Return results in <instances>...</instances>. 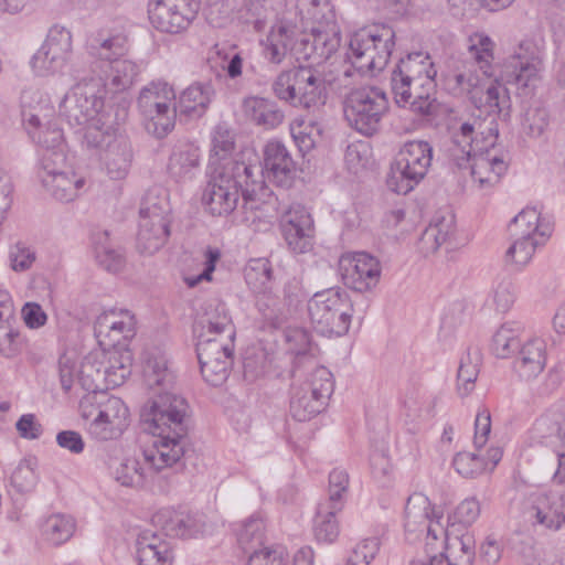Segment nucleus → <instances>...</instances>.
<instances>
[{
	"label": "nucleus",
	"mask_w": 565,
	"mask_h": 565,
	"mask_svg": "<svg viewBox=\"0 0 565 565\" xmlns=\"http://www.w3.org/2000/svg\"><path fill=\"white\" fill-rule=\"evenodd\" d=\"M186 401L169 390L160 391L141 411L142 420L149 431L157 436L153 446L158 456L150 457L157 467H172L184 455L188 435Z\"/></svg>",
	"instance_id": "1"
},
{
	"label": "nucleus",
	"mask_w": 565,
	"mask_h": 565,
	"mask_svg": "<svg viewBox=\"0 0 565 565\" xmlns=\"http://www.w3.org/2000/svg\"><path fill=\"white\" fill-rule=\"evenodd\" d=\"M267 194L260 167L231 161L212 172L202 194V203L211 215L227 216L236 209L239 196L246 209Z\"/></svg>",
	"instance_id": "2"
},
{
	"label": "nucleus",
	"mask_w": 565,
	"mask_h": 565,
	"mask_svg": "<svg viewBox=\"0 0 565 565\" xmlns=\"http://www.w3.org/2000/svg\"><path fill=\"white\" fill-rule=\"evenodd\" d=\"M492 47L493 43L488 36H479L478 43L469 46L470 57L484 78L469 70L448 75L445 85L452 95L467 96L476 108L484 109L489 115L497 114L508 118L511 107L509 90L498 79L489 81L493 75Z\"/></svg>",
	"instance_id": "3"
},
{
	"label": "nucleus",
	"mask_w": 565,
	"mask_h": 565,
	"mask_svg": "<svg viewBox=\"0 0 565 565\" xmlns=\"http://www.w3.org/2000/svg\"><path fill=\"white\" fill-rule=\"evenodd\" d=\"M348 85L343 76L334 77L313 67L299 66L280 72L271 88L278 99L294 107L317 109L326 104L329 90L340 93Z\"/></svg>",
	"instance_id": "4"
},
{
	"label": "nucleus",
	"mask_w": 565,
	"mask_h": 565,
	"mask_svg": "<svg viewBox=\"0 0 565 565\" xmlns=\"http://www.w3.org/2000/svg\"><path fill=\"white\" fill-rule=\"evenodd\" d=\"M395 31L385 24H374L355 32L350 40L351 66L342 76L348 79L353 75L352 68L360 73L382 71L394 47Z\"/></svg>",
	"instance_id": "5"
},
{
	"label": "nucleus",
	"mask_w": 565,
	"mask_h": 565,
	"mask_svg": "<svg viewBox=\"0 0 565 565\" xmlns=\"http://www.w3.org/2000/svg\"><path fill=\"white\" fill-rule=\"evenodd\" d=\"M388 109L386 93L376 86L353 88L345 95L343 102V114L348 125L365 137L380 131Z\"/></svg>",
	"instance_id": "6"
},
{
	"label": "nucleus",
	"mask_w": 565,
	"mask_h": 565,
	"mask_svg": "<svg viewBox=\"0 0 565 565\" xmlns=\"http://www.w3.org/2000/svg\"><path fill=\"white\" fill-rule=\"evenodd\" d=\"M433 160V147L424 140L405 142L391 163L387 188L397 194L409 193L427 174Z\"/></svg>",
	"instance_id": "7"
},
{
	"label": "nucleus",
	"mask_w": 565,
	"mask_h": 565,
	"mask_svg": "<svg viewBox=\"0 0 565 565\" xmlns=\"http://www.w3.org/2000/svg\"><path fill=\"white\" fill-rule=\"evenodd\" d=\"M353 306L344 291L327 289L308 301V313L315 329L323 335H344L350 328Z\"/></svg>",
	"instance_id": "8"
},
{
	"label": "nucleus",
	"mask_w": 565,
	"mask_h": 565,
	"mask_svg": "<svg viewBox=\"0 0 565 565\" xmlns=\"http://www.w3.org/2000/svg\"><path fill=\"white\" fill-rule=\"evenodd\" d=\"M543 70L542 50L530 40L520 42L513 52L505 58L501 79L515 87L519 94H530L540 81Z\"/></svg>",
	"instance_id": "9"
},
{
	"label": "nucleus",
	"mask_w": 565,
	"mask_h": 565,
	"mask_svg": "<svg viewBox=\"0 0 565 565\" xmlns=\"http://www.w3.org/2000/svg\"><path fill=\"white\" fill-rule=\"evenodd\" d=\"M105 88L95 85V78L88 75L82 76V83L67 93L60 104V116L70 126L87 125L102 116L105 105Z\"/></svg>",
	"instance_id": "10"
},
{
	"label": "nucleus",
	"mask_w": 565,
	"mask_h": 565,
	"mask_svg": "<svg viewBox=\"0 0 565 565\" xmlns=\"http://www.w3.org/2000/svg\"><path fill=\"white\" fill-rule=\"evenodd\" d=\"M171 93L167 84L150 83L138 97V107L147 118L145 128L157 138L167 136L174 126L173 115H169L170 106L164 100Z\"/></svg>",
	"instance_id": "11"
},
{
	"label": "nucleus",
	"mask_w": 565,
	"mask_h": 565,
	"mask_svg": "<svg viewBox=\"0 0 565 565\" xmlns=\"http://www.w3.org/2000/svg\"><path fill=\"white\" fill-rule=\"evenodd\" d=\"M124 359L120 366H105L95 356H86L77 372L78 384L87 393L99 395L110 387L119 386L130 375L131 355L126 354Z\"/></svg>",
	"instance_id": "12"
},
{
	"label": "nucleus",
	"mask_w": 565,
	"mask_h": 565,
	"mask_svg": "<svg viewBox=\"0 0 565 565\" xmlns=\"http://www.w3.org/2000/svg\"><path fill=\"white\" fill-rule=\"evenodd\" d=\"M525 516L533 527L556 532L565 526V491L546 490L532 493Z\"/></svg>",
	"instance_id": "13"
},
{
	"label": "nucleus",
	"mask_w": 565,
	"mask_h": 565,
	"mask_svg": "<svg viewBox=\"0 0 565 565\" xmlns=\"http://www.w3.org/2000/svg\"><path fill=\"white\" fill-rule=\"evenodd\" d=\"M480 135L482 140L476 142L478 153L473 154L468 169L472 179L479 183L481 189H484L493 186L500 181L508 169V164L503 156L491 151L498 139L497 127H490L487 136H483V131Z\"/></svg>",
	"instance_id": "14"
},
{
	"label": "nucleus",
	"mask_w": 565,
	"mask_h": 565,
	"mask_svg": "<svg viewBox=\"0 0 565 565\" xmlns=\"http://www.w3.org/2000/svg\"><path fill=\"white\" fill-rule=\"evenodd\" d=\"M72 53V34L64 26L54 25L50 29L47 36L32 57L33 70L45 75L50 72L61 70Z\"/></svg>",
	"instance_id": "15"
},
{
	"label": "nucleus",
	"mask_w": 565,
	"mask_h": 565,
	"mask_svg": "<svg viewBox=\"0 0 565 565\" xmlns=\"http://www.w3.org/2000/svg\"><path fill=\"white\" fill-rule=\"evenodd\" d=\"M339 271L343 284L359 292L375 287L381 276L380 262L363 252L341 256Z\"/></svg>",
	"instance_id": "16"
},
{
	"label": "nucleus",
	"mask_w": 565,
	"mask_h": 565,
	"mask_svg": "<svg viewBox=\"0 0 565 565\" xmlns=\"http://www.w3.org/2000/svg\"><path fill=\"white\" fill-rule=\"evenodd\" d=\"M140 74V66L125 56L110 62H103L100 68L94 67L88 76L95 78L98 88H105V96L115 95L130 89Z\"/></svg>",
	"instance_id": "17"
},
{
	"label": "nucleus",
	"mask_w": 565,
	"mask_h": 565,
	"mask_svg": "<svg viewBox=\"0 0 565 565\" xmlns=\"http://www.w3.org/2000/svg\"><path fill=\"white\" fill-rule=\"evenodd\" d=\"M282 236L296 254H306L313 247V221L300 204L291 205L280 218Z\"/></svg>",
	"instance_id": "18"
},
{
	"label": "nucleus",
	"mask_w": 565,
	"mask_h": 565,
	"mask_svg": "<svg viewBox=\"0 0 565 565\" xmlns=\"http://www.w3.org/2000/svg\"><path fill=\"white\" fill-rule=\"evenodd\" d=\"M340 42L337 24H330V28H311L309 34H298L297 60H312L317 64L326 62L338 51Z\"/></svg>",
	"instance_id": "19"
},
{
	"label": "nucleus",
	"mask_w": 565,
	"mask_h": 565,
	"mask_svg": "<svg viewBox=\"0 0 565 565\" xmlns=\"http://www.w3.org/2000/svg\"><path fill=\"white\" fill-rule=\"evenodd\" d=\"M129 411L125 403L107 392L99 395L97 414L92 420L93 433L103 440L119 436L128 425Z\"/></svg>",
	"instance_id": "20"
},
{
	"label": "nucleus",
	"mask_w": 565,
	"mask_h": 565,
	"mask_svg": "<svg viewBox=\"0 0 565 565\" xmlns=\"http://www.w3.org/2000/svg\"><path fill=\"white\" fill-rule=\"evenodd\" d=\"M441 515L437 514L430 507L428 498L422 493H414L405 507V530L407 533L422 535L437 540L444 535L446 529L440 523Z\"/></svg>",
	"instance_id": "21"
},
{
	"label": "nucleus",
	"mask_w": 565,
	"mask_h": 565,
	"mask_svg": "<svg viewBox=\"0 0 565 565\" xmlns=\"http://www.w3.org/2000/svg\"><path fill=\"white\" fill-rule=\"evenodd\" d=\"M435 77H427L426 81H413L406 94L401 95V89L392 85L395 103L401 107H408L413 113L420 116H434L437 114L438 102L436 94Z\"/></svg>",
	"instance_id": "22"
},
{
	"label": "nucleus",
	"mask_w": 565,
	"mask_h": 565,
	"mask_svg": "<svg viewBox=\"0 0 565 565\" xmlns=\"http://www.w3.org/2000/svg\"><path fill=\"white\" fill-rule=\"evenodd\" d=\"M127 36L120 32L102 29L93 34L87 42V52L93 58L89 72L102 66L103 62H110L122 57L128 52Z\"/></svg>",
	"instance_id": "23"
},
{
	"label": "nucleus",
	"mask_w": 565,
	"mask_h": 565,
	"mask_svg": "<svg viewBox=\"0 0 565 565\" xmlns=\"http://www.w3.org/2000/svg\"><path fill=\"white\" fill-rule=\"evenodd\" d=\"M433 62L428 54L413 52L401 58L392 72L391 84L401 89V95L406 94L409 83L413 81H426L427 77H435Z\"/></svg>",
	"instance_id": "24"
},
{
	"label": "nucleus",
	"mask_w": 565,
	"mask_h": 565,
	"mask_svg": "<svg viewBox=\"0 0 565 565\" xmlns=\"http://www.w3.org/2000/svg\"><path fill=\"white\" fill-rule=\"evenodd\" d=\"M264 164L268 178L281 188H290L296 175V162L286 146L277 140L266 145Z\"/></svg>",
	"instance_id": "25"
},
{
	"label": "nucleus",
	"mask_w": 565,
	"mask_h": 565,
	"mask_svg": "<svg viewBox=\"0 0 565 565\" xmlns=\"http://www.w3.org/2000/svg\"><path fill=\"white\" fill-rule=\"evenodd\" d=\"M158 447L145 451L142 458L126 457L114 469L113 476L115 480L122 487L140 489L146 484L148 473L151 469L160 471L166 467H157L153 465L150 457L158 456Z\"/></svg>",
	"instance_id": "26"
},
{
	"label": "nucleus",
	"mask_w": 565,
	"mask_h": 565,
	"mask_svg": "<svg viewBox=\"0 0 565 565\" xmlns=\"http://www.w3.org/2000/svg\"><path fill=\"white\" fill-rule=\"evenodd\" d=\"M135 328V316L124 309L104 311L97 317L94 326L96 337L108 339L109 344L118 343L120 339L132 338Z\"/></svg>",
	"instance_id": "27"
},
{
	"label": "nucleus",
	"mask_w": 565,
	"mask_h": 565,
	"mask_svg": "<svg viewBox=\"0 0 565 565\" xmlns=\"http://www.w3.org/2000/svg\"><path fill=\"white\" fill-rule=\"evenodd\" d=\"M214 95L215 89L210 83H195L189 86L180 94L174 104L173 118L177 114L186 119L201 118L206 113Z\"/></svg>",
	"instance_id": "28"
},
{
	"label": "nucleus",
	"mask_w": 565,
	"mask_h": 565,
	"mask_svg": "<svg viewBox=\"0 0 565 565\" xmlns=\"http://www.w3.org/2000/svg\"><path fill=\"white\" fill-rule=\"evenodd\" d=\"M475 126L470 122L461 124L458 131L454 132L449 143L446 147V157L448 164L452 169L466 170L472 162L477 140L475 136Z\"/></svg>",
	"instance_id": "29"
},
{
	"label": "nucleus",
	"mask_w": 565,
	"mask_h": 565,
	"mask_svg": "<svg viewBox=\"0 0 565 565\" xmlns=\"http://www.w3.org/2000/svg\"><path fill=\"white\" fill-rule=\"evenodd\" d=\"M242 109L248 121L264 130L275 129L285 120L284 110L270 98L246 97L243 100Z\"/></svg>",
	"instance_id": "30"
},
{
	"label": "nucleus",
	"mask_w": 565,
	"mask_h": 565,
	"mask_svg": "<svg viewBox=\"0 0 565 565\" xmlns=\"http://www.w3.org/2000/svg\"><path fill=\"white\" fill-rule=\"evenodd\" d=\"M151 521L152 524L159 526L167 536L173 537H192L202 529V523L194 515L183 511H174L169 508L156 512Z\"/></svg>",
	"instance_id": "31"
},
{
	"label": "nucleus",
	"mask_w": 565,
	"mask_h": 565,
	"mask_svg": "<svg viewBox=\"0 0 565 565\" xmlns=\"http://www.w3.org/2000/svg\"><path fill=\"white\" fill-rule=\"evenodd\" d=\"M297 30L286 24L275 25L267 35L264 55L266 60L275 65L284 62L288 54L297 58Z\"/></svg>",
	"instance_id": "32"
},
{
	"label": "nucleus",
	"mask_w": 565,
	"mask_h": 565,
	"mask_svg": "<svg viewBox=\"0 0 565 565\" xmlns=\"http://www.w3.org/2000/svg\"><path fill=\"white\" fill-rule=\"evenodd\" d=\"M518 352L520 356L514 362V369L520 377L529 381L543 372L546 364V344L543 340H531Z\"/></svg>",
	"instance_id": "33"
},
{
	"label": "nucleus",
	"mask_w": 565,
	"mask_h": 565,
	"mask_svg": "<svg viewBox=\"0 0 565 565\" xmlns=\"http://www.w3.org/2000/svg\"><path fill=\"white\" fill-rule=\"evenodd\" d=\"M99 158L110 179L126 178L132 161V150L127 137L119 136L116 142L104 149Z\"/></svg>",
	"instance_id": "34"
},
{
	"label": "nucleus",
	"mask_w": 565,
	"mask_h": 565,
	"mask_svg": "<svg viewBox=\"0 0 565 565\" xmlns=\"http://www.w3.org/2000/svg\"><path fill=\"white\" fill-rule=\"evenodd\" d=\"M194 332L210 333V335L235 337L232 319L222 302L209 303L204 313L196 320Z\"/></svg>",
	"instance_id": "35"
},
{
	"label": "nucleus",
	"mask_w": 565,
	"mask_h": 565,
	"mask_svg": "<svg viewBox=\"0 0 565 565\" xmlns=\"http://www.w3.org/2000/svg\"><path fill=\"white\" fill-rule=\"evenodd\" d=\"M26 95H23V110L22 116L25 122V128L30 137L42 147L44 150L65 149L64 137L62 129L56 125L49 122L44 129L41 128V120L36 114L29 111L25 108L24 99Z\"/></svg>",
	"instance_id": "36"
},
{
	"label": "nucleus",
	"mask_w": 565,
	"mask_h": 565,
	"mask_svg": "<svg viewBox=\"0 0 565 565\" xmlns=\"http://www.w3.org/2000/svg\"><path fill=\"white\" fill-rule=\"evenodd\" d=\"M445 565H473L476 558V541L471 533L465 532L461 535H452V531L446 529Z\"/></svg>",
	"instance_id": "37"
},
{
	"label": "nucleus",
	"mask_w": 565,
	"mask_h": 565,
	"mask_svg": "<svg viewBox=\"0 0 565 565\" xmlns=\"http://www.w3.org/2000/svg\"><path fill=\"white\" fill-rule=\"evenodd\" d=\"M149 19L152 25L167 33H179L185 30L192 22L179 9L160 1L150 0Z\"/></svg>",
	"instance_id": "38"
},
{
	"label": "nucleus",
	"mask_w": 565,
	"mask_h": 565,
	"mask_svg": "<svg viewBox=\"0 0 565 565\" xmlns=\"http://www.w3.org/2000/svg\"><path fill=\"white\" fill-rule=\"evenodd\" d=\"M46 190L61 202H72L84 189L86 180L73 171H62L53 177H42Z\"/></svg>",
	"instance_id": "39"
},
{
	"label": "nucleus",
	"mask_w": 565,
	"mask_h": 565,
	"mask_svg": "<svg viewBox=\"0 0 565 565\" xmlns=\"http://www.w3.org/2000/svg\"><path fill=\"white\" fill-rule=\"evenodd\" d=\"M142 375L146 386L150 390L156 387L161 391L169 390L174 382V376L168 367V361L160 351L147 353Z\"/></svg>",
	"instance_id": "40"
},
{
	"label": "nucleus",
	"mask_w": 565,
	"mask_h": 565,
	"mask_svg": "<svg viewBox=\"0 0 565 565\" xmlns=\"http://www.w3.org/2000/svg\"><path fill=\"white\" fill-rule=\"evenodd\" d=\"M169 222L153 220L139 221L137 248L141 254L152 255L158 252L170 235Z\"/></svg>",
	"instance_id": "41"
},
{
	"label": "nucleus",
	"mask_w": 565,
	"mask_h": 565,
	"mask_svg": "<svg viewBox=\"0 0 565 565\" xmlns=\"http://www.w3.org/2000/svg\"><path fill=\"white\" fill-rule=\"evenodd\" d=\"M327 405L319 397L299 384L291 388L289 412L298 422H307L320 414Z\"/></svg>",
	"instance_id": "42"
},
{
	"label": "nucleus",
	"mask_w": 565,
	"mask_h": 565,
	"mask_svg": "<svg viewBox=\"0 0 565 565\" xmlns=\"http://www.w3.org/2000/svg\"><path fill=\"white\" fill-rule=\"evenodd\" d=\"M523 326L510 321L503 323L493 334L491 350L497 358L508 359L521 348Z\"/></svg>",
	"instance_id": "43"
},
{
	"label": "nucleus",
	"mask_w": 565,
	"mask_h": 565,
	"mask_svg": "<svg viewBox=\"0 0 565 565\" xmlns=\"http://www.w3.org/2000/svg\"><path fill=\"white\" fill-rule=\"evenodd\" d=\"M170 214L171 206L167 190L160 186L149 189L141 202L140 221L153 220L170 223Z\"/></svg>",
	"instance_id": "44"
},
{
	"label": "nucleus",
	"mask_w": 565,
	"mask_h": 565,
	"mask_svg": "<svg viewBox=\"0 0 565 565\" xmlns=\"http://www.w3.org/2000/svg\"><path fill=\"white\" fill-rule=\"evenodd\" d=\"M119 136L117 129L107 122L105 115H102L85 125L83 142L88 149L98 150L100 154L110 143L116 142Z\"/></svg>",
	"instance_id": "45"
},
{
	"label": "nucleus",
	"mask_w": 565,
	"mask_h": 565,
	"mask_svg": "<svg viewBox=\"0 0 565 565\" xmlns=\"http://www.w3.org/2000/svg\"><path fill=\"white\" fill-rule=\"evenodd\" d=\"M198 359H233L234 338L198 333Z\"/></svg>",
	"instance_id": "46"
},
{
	"label": "nucleus",
	"mask_w": 565,
	"mask_h": 565,
	"mask_svg": "<svg viewBox=\"0 0 565 565\" xmlns=\"http://www.w3.org/2000/svg\"><path fill=\"white\" fill-rule=\"evenodd\" d=\"M551 122L550 110L539 102L531 104L522 114L521 132L527 138L544 136Z\"/></svg>",
	"instance_id": "47"
},
{
	"label": "nucleus",
	"mask_w": 565,
	"mask_h": 565,
	"mask_svg": "<svg viewBox=\"0 0 565 565\" xmlns=\"http://www.w3.org/2000/svg\"><path fill=\"white\" fill-rule=\"evenodd\" d=\"M297 9L301 20L311 23V28H330V24H337L327 0H297Z\"/></svg>",
	"instance_id": "48"
},
{
	"label": "nucleus",
	"mask_w": 565,
	"mask_h": 565,
	"mask_svg": "<svg viewBox=\"0 0 565 565\" xmlns=\"http://www.w3.org/2000/svg\"><path fill=\"white\" fill-rule=\"evenodd\" d=\"M199 149L191 145L177 147L170 156L168 170L172 178L181 180L189 177L199 166Z\"/></svg>",
	"instance_id": "49"
},
{
	"label": "nucleus",
	"mask_w": 565,
	"mask_h": 565,
	"mask_svg": "<svg viewBox=\"0 0 565 565\" xmlns=\"http://www.w3.org/2000/svg\"><path fill=\"white\" fill-rule=\"evenodd\" d=\"M298 384L310 391V393H313V395L323 401L326 405L334 388L332 373L322 365L315 366Z\"/></svg>",
	"instance_id": "50"
},
{
	"label": "nucleus",
	"mask_w": 565,
	"mask_h": 565,
	"mask_svg": "<svg viewBox=\"0 0 565 565\" xmlns=\"http://www.w3.org/2000/svg\"><path fill=\"white\" fill-rule=\"evenodd\" d=\"M280 4L281 0H245L241 10L242 18L259 32Z\"/></svg>",
	"instance_id": "51"
},
{
	"label": "nucleus",
	"mask_w": 565,
	"mask_h": 565,
	"mask_svg": "<svg viewBox=\"0 0 565 565\" xmlns=\"http://www.w3.org/2000/svg\"><path fill=\"white\" fill-rule=\"evenodd\" d=\"M480 364L481 353L478 349H469L461 358L457 374L458 392L461 396H467L473 390Z\"/></svg>",
	"instance_id": "52"
},
{
	"label": "nucleus",
	"mask_w": 565,
	"mask_h": 565,
	"mask_svg": "<svg viewBox=\"0 0 565 565\" xmlns=\"http://www.w3.org/2000/svg\"><path fill=\"white\" fill-rule=\"evenodd\" d=\"M244 276L254 292L268 291L274 278L271 263L267 258L252 259L244 270Z\"/></svg>",
	"instance_id": "53"
},
{
	"label": "nucleus",
	"mask_w": 565,
	"mask_h": 565,
	"mask_svg": "<svg viewBox=\"0 0 565 565\" xmlns=\"http://www.w3.org/2000/svg\"><path fill=\"white\" fill-rule=\"evenodd\" d=\"M285 338L288 345V351L296 356L294 377L298 376L302 360L311 354L312 342L311 335L308 330L303 328H288L285 331Z\"/></svg>",
	"instance_id": "54"
},
{
	"label": "nucleus",
	"mask_w": 565,
	"mask_h": 565,
	"mask_svg": "<svg viewBox=\"0 0 565 565\" xmlns=\"http://www.w3.org/2000/svg\"><path fill=\"white\" fill-rule=\"evenodd\" d=\"M342 509V505L321 504L317 512L315 535L320 542L332 543L339 535V526L335 520V513Z\"/></svg>",
	"instance_id": "55"
},
{
	"label": "nucleus",
	"mask_w": 565,
	"mask_h": 565,
	"mask_svg": "<svg viewBox=\"0 0 565 565\" xmlns=\"http://www.w3.org/2000/svg\"><path fill=\"white\" fill-rule=\"evenodd\" d=\"M36 467L35 457L22 459L11 475V486L20 493L32 491L38 483Z\"/></svg>",
	"instance_id": "56"
},
{
	"label": "nucleus",
	"mask_w": 565,
	"mask_h": 565,
	"mask_svg": "<svg viewBox=\"0 0 565 565\" xmlns=\"http://www.w3.org/2000/svg\"><path fill=\"white\" fill-rule=\"evenodd\" d=\"M237 0H206L205 17L214 28H224L234 20Z\"/></svg>",
	"instance_id": "57"
},
{
	"label": "nucleus",
	"mask_w": 565,
	"mask_h": 565,
	"mask_svg": "<svg viewBox=\"0 0 565 565\" xmlns=\"http://www.w3.org/2000/svg\"><path fill=\"white\" fill-rule=\"evenodd\" d=\"M265 525L260 518L252 516L242 524L237 541L244 552L264 546Z\"/></svg>",
	"instance_id": "58"
},
{
	"label": "nucleus",
	"mask_w": 565,
	"mask_h": 565,
	"mask_svg": "<svg viewBox=\"0 0 565 565\" xmlns=\"http://www.w3.org/2000/svg\"><path fill=\"white\" fill-rule=\"evenodd\" d=\"M74 530L73 519L61 514L50 516L44 525L46 537L54 545H60L70 540Z\"/></svg>",
	"instance_id": "59"
},
{
	"label": "nucleus",
	"mask_w": 565,
	"mask_h": 565,
	"mask_svg": "<svg viewBox=\"0 0 565 565\" xmlns=\"http://www.w3.org/2000/svg\"><path fill=\"white\" fill-rule=\"evenodd\" d=\"M204 380L213 386L222 385L228 377L233 359H199Z\"/></svg>",
	"instance_id": "60"
},
{
	"label": "nucleus",
	"mask_w": 565,
	"mask_h": 565,
	"mask_svg": "<svg viewBox=\"0 0 565 565\" xmlns=\"http://www.w3.org/2000/svg\"><path fill=\"white\" fill-rule=\"evenodd\" d=\"M256 306L264 319L273 326H278L284 320L282 305L279 298L268 291L257 292Z\"/></svg>",
	"instance_id": "61"
},
{
	"label": "nucleus",
	"mask_w": 565,
	"mask_h": 565,
	"mask_svg": "<svg viewBox=\"0 0 565 565\" xmlns=\"http://www.w3.org/2000/svg\"><path fill=\"white\" fill-rule=\"evenodd\" d=\"M456 471L465 478H473L487 469V462L471 452H458L452 461Z\"/></svg>",
	"instance_id": "62"
},
{
	"label": "nucleus",
	"mask_w": 565,
	"mask_h": 565,
	"mask_svg": "<svg viewBox=\"0 0 565 565\" xmlns=\"http://www.w3.org/2000/svg\"><path fill=\"white\" fill-rule=\"evenodd\" d=\"M536 248V242L533 237H522L516 239L507 250L505 260L519 266L526 265Z\"/></svg>",
	"instance_id": "63"
},
{
	"label": "nucleus",
	"mask_w": 565,
	"mask_h": 565,
	"mask_svg": "<svg viewBox=\"0 0 565 565\" xmlns=\"http://www.w3.org/2000/svg\"><path fill=\"white\" fill-rule=\"evenodd\" d=\"M516 299L515 284L510 277L499 280L493 290V302L500 312H507Z\"/></svg>",
	"instance_id": "64"
}]
</instances>
